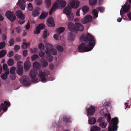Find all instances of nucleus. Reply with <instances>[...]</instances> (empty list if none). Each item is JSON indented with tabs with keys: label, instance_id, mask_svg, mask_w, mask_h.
<instances>
[{
	"label": "nucleus",
	"instance_id": "412c9836",
	"mask_svg": "<svg viewBox=\"0 0 131 131\" xmlns=\"http://www.w3.org/2000/svg\"><path fill=\"white\" fill-rule=\"evenodd\" d=\"M48 13L47 12L43 11L39 17L40 19H44L48 15Z\"/></svg>",
	"mask_w": 131,
	"mask_h": 131
},
{
	"label": "nucleus",
	"instance_id": "393cba45",
	"mask_svg": "<svg viewBox=\"0 0 131 131\" xmlns=\"http://www.w3.org/2000/svg\"><path fill=\"white\" fill-rule=\"evenodd\" d=\"M89 123L91 125L94 124L96 123V120L94 117L90 118L88 120Z\"/></svg>",
	"mask_w": 131,
	"mask_h": 131
},
{
	"label": "nucleus",
	"instance_id": "4d7b16f0",
	"mask_svg": "<svg viewBox=\"0 0 131 131\" xmlns=\"http://www.w3.org/2000/svg\"><path fill=\"white\" fill-rule=\"evenodd\" d=\"M20 47L19 45H16L15 46L14 49L15 51L16 52L20 49Z\"/></svg>",
	"mask_w": 131,
	"mask_h": 131
},
{
	"label": "nucleus",
	"instance_id": "aec40b11",
	"mask_svg": "<svg viewBox=\"0 0 131 131\" xmlns=\"http://www.w3.org/2000/svg\"><path fill=\"white\" fill-rule=\"evenodd\" d=\"M75 36L74 34L71 32L70 33L68 38L69 41H73L75 39Z\"/></svg>",
	"mask_w": 131,
	"mask_h": 131
},
{
	"label": "nucleus",
	"instance_id": "ddd939ff",
	"mask_svg": "<svg viewBox=\"0 0 131 131\" xmlns=\"http://www.w3.org/2000/svg\"><path fill=\"white\" fill-rule=\"evenodd\" d=\"M47 21V25L49 27H53L55 26L54 21L52 17H49Z\"/></svg>",
	"mask_w": 131,
	"mask_h": 131
},
{
	"label": "nucleus",
	"instance_id": "c9c22d12",
	"mask_svg": "<svg viewBox=\"0 0 131 131\" xmlns=\"http://www.w3.org/2000/svg\"><path fill=\"white\" fill-rule=\"evenodd\" d=\"M14 42L15 41L14 39L13 38H11L9 41L8 43V46H12L14 44Z\"/></svg>",
	"mask_w": 131,
	"mask_h": 131
},
{
	"label": "nucleus",
	"instance_id": "7c9ffc66",
	"mask_svg": "<svg viewBox=\"0 0 131 131\" xmlns=\"http://www.w3.org/2000/svg\"><path fill=\"white\" fill-rule=\"evenodd\" d=\"M63 121L64 122L66 123H70L71 122V118L70 117H63Z\"/></svg>",
	"mask_w": 131,
	"mask_h": 131
},
{
	"label": "nucleus",
	"instance_id": "338daca9",
	"mask_svg": "<svg viewBox=\"0 0 131 131\" xmlns=\"http://www.w3.org/2000/svg\"><path fill=\"white\" fill-rule=\"evenodd\" d=\"M81 10V9H78V10L77 11L76 13V16H80V10Z\"/></svg>",
	"mask_w": 131,
	"mask_h": 131
},
{
	"label": "nucleus",
	"instance_id": "6e6d98bb",
	"mask_svg": "<svg viewBox=\"0 0 131 131\" xmlns=\"http://www.w3.org/2000/svg\"><path fill=\"white\" fill-rule=\"evenodd\" d=\"M33 8L32 4L30 3H29L28 5V10L30 11H31L32 10Z\"/></svg>",
	"mask_w": 131,
	"mask_h": 131
},
{
	"label": "nucleus",
	"instance_id": "7ed1b4c3",
	"mask_svg": "<svg viewBox=\"0 0 131 131\" xmlns=\"http://www.w3.org/2000/svg\"><path fill=\"white\" fill-rule=\"evenodd\" d=\"M67 3L66 1L63 0H58L54 3L53 7L50 10L49 15H51L53 11L55 10L56 8H63L66 5Z\"/></svg>",
	"mask_w": 131,
	"mask_h": 131
},
{
	"label": "nucleus",
	"instance_id": "0e129e2a",
	"mask_svg": "<svg viewBox=\"0 0 131 131\" xmlns=\"http://www.w3.org/2000/svg\"><path fill=\"white\" fill-rule=\"evenodd\" d=\"M14 54V53L13 51H11L10 52H9V53L8 55V56L9 57H10L12 56H13Z\"/></svg>",
	"mask_w": 131,
	"mask_h": 131
},
{
	"label": "nucleus",
	"instance_id": "f704fd0d",
	"mask_svg": "<svg viewBox=\"0 0 131 131\" xmlns=\"http://www.w3.org/2000/svg\"><path fill=\"white\" fill-rule=\"evenodd\" d=\"M14 60L12 59H10L7 62V63L8 65L10 66H12L14 64Z\"/></svg>",
	"mask_w": 131,
	"mask_h": 131
},
{
	"label": "nucleus",
	"instance_id": "bf43d9fd",
	"mask_svg": "<svg viewBox=\"0 0 131 131\" xmlns=\"http://www.w3.org/2000/svg\"><path fill=\"white\" fill-rule=\"evenodd\" d=\"M10 78L12 80H14L16 79V77L14 74H12L10 75Z\"/></svg>",
	"mask_w": 131,
	"mask_h": 131
},
{
	"label": "nucleus",
	"instance_id": "39448f33",
	"mask_svg": "<svg viewBox=\"0 0 131 131\" xmlns=\"http://www.w3.org/2000/svg\"><path fill=\"white\" fill-rule=\"evenodd\" d=\"M50 74V71L48 70L46 71L43 72L41 70H40L39 71L38 75L42 82L45 83L47 81V79H49V80H51L52 79L50 78H48V77H47Z\"/></svg>",
	"mask_w": 131,
	"mask_h": 131
},
{
	"label": "nucleus",
	"instance_id": "2eb2a0df",
	"mask_svg": "<svg viewBox=\"0 0 131 131\" xmlns=\"http://www.w3.org/2000/svg\"><path fill=\"white\" fill-rule=\"evenodd\" d=\"M16 16L19 19L23 20L25 18V16L21 10L17 11L16 13Z\"/></svg>",
	"mask_w": 131,
	"mask_h": 131
},
{
	"label": "nucleus",
	"instance_id": "774afa93",
	"mask_svg": "<svg viewBox=\"0 0 131 131\" xmlns=\"http://www.w3.org/2000/svg\"><path fill=\"white\" fill-rule=\"evenodd\" d=\"M50 69L51 70H53L54 68V66L53 64H51L49 65Z\"/></svg>",
	"mask_w": 131,
	"mask_h": 131
},
{
	"label": "nucleus",
	"instance_id": "de8ad7c7",
	"mask_svg": "<svg viewBox=\"0 0 131 131\" xmlns=\"http://www.w3.org/2000/svg\"><path fill=\"white\" fill-rule=\"evenodd\" d=\"M42 0H36V3L38 6L40 5L42 3Z\"/></svg>",
	"mask_w": 131,
	"mask_h": 131
},
{
	"label": "nucleus",
	"instance_id": "58836bf2",
	"mask_svg": "<svg viewBox=\"0 0 131 131\" xmlns=\"http://www.w3.org/2000/svg\"><path fill=\"white\" fill-rule=\"evenodd\" d=\"M23 62L21 61L18 62L17 63V68H23L22 66Z\"/></svg>",
	"mask_w": 131,
	"mask_h": 131
},
{
	"label": "nucleus",
	"instance_id": "e2e57ef3",
	"mask_svg": "<svg viewBox=\"0 0 131 131\" xmlns=\"http://www.w3.org/2000/svg\"><path fill=\"white\" fill-rule=\"evenodd\" d=\"M16 31L18 33H19L21 30V28L20 27H18L16 28Z\"/></svg>",
	"mask_w": 131,
	"mask_h": 131
},
{
	"label": "nucleus",
	"instance_id": "1a4fd4ad",
	"mask_svg": "<svg viewBox=\"0 0 131 131\" xmlns=\"http://www.w3.org/2000/svg\"><path fill=\"white\" fill-rule=\"evenodd\" d=\"M92 17L90 15L86 16L81 19V22L83 24H86L92 21Z\"/></svg>",
	"mask_w": 131,
	"mask_h": 131
},
{
	"label": "nucleus",
	"instance_id": "c03bdc74",
	"mask_svg": "<svg viewBox=\"0 0 131 131\" xmlns=\"http://www.w3.org/2000/svg\"><path fill=\"white\" fill-rule=\"evenodd\" d=\"M16 70V68L14 67H12L10 69V72L11 74H13L14 73Z\"/></svg>",
	"mask_w": 131,
	"mask_h": 131
},
{
	"label": "nucleus",
	"instance_id": "dca6fc26",
	"mask_svg": "<svg viewBox=\"0 0 131 131\" xmlns=\"http://www.w3.org/2000/svg\"><path fill=\"white\" fill-rule=\"evenodd\" d=\"M71 8L69 6H67L63 9V12L67 15H69L71 13Z\"/></svg>",
	"mask_w": 131,
	"mask_h": 131
},
{
	"label": "nucleus",
	"instance_id": "a19ab883",
	"mask_svg": "<svg viewBox=\"0 0 131 131\" xmlns=\"http://www.w3.org/2000/svg\"><path fill=\"white\" fill-rule=\"evenodd\" d=\"M30 45V42H28L27 43H23L22 45V48L23 49L26 48L28 46Z\"/></svg>",
	"mask_w": 131,
	"mask_h": 131
},
{
	"label": "nucleus",
	"instance_id": "8fccbe9b",
	"mask_svg": "<svg viewBox=\"0 0 131 131\" xmlns=\"http://www.w3.org/2000/svg\"><path fill=\"white\" fill-rule=\"evenodd\" d=\"M1 77L3 79L5 80L7 78V74L4 73L1 75Z\"/></svg>",
	"mask_w": 131,
	"mask_h": 131
},
{
	"label": "nucleus",
	"instance_id": "6e6552de",
	"mask_svg": "<svg viewBox=\"0 0 131 131\" xmlns=\"http://www.w3.org/2000/svg\"><path fill=\"white\" fill-rule=\"evenodd\" d=\"M45 48L47 50H49L53 55H56L57 53L56 50L54 48L53 46L49 43H46L45 45Z\"/></svg>",
	"mask_w": 131,
	"mask_h": 131
},
{
	"label": "nucleus",
	"instance_id": "4c0bfd02",
	"mask_svg": "<svg viewBox=\"0 0 131 131\" xmlns=\"http://www.w3.org/2000/svg\"><path fill=\"white\" fill-rule=\"evenodd\" d=\"M89 3L90 5H94L96 3L97 0H89Z\"/></svg>",
	"mask_w": 131,
	"mask_h": 131
},
{
	"label": "nucleus",
	"instance_id": "423d86ee",
	"mask_svg": "<svg viewBox=\"0 0 131 131\" xmlns=\"http://www.w3.org/2000/svg\"><path fill=\"white\" fill-rule=\"evenodd\" d=\"M29 78L26 75H24L20 78L19 80L20 82L25 85H29Z\"/></svg>",
	"mask_w": 131,
	"mask_h": 131
},
{
	"label": "nucleus",
	"instance_id": "bb28decb",
	"mask_svg": "<svg viewBox=\"0 0 131 131\" xmlns=\"http://www.w3.org/2000/svg\"><path fill=\"white\" fill-rule=\"evenodd\" d=\"M65 30V28L63 27H60L57 28L56 31L59 33L58 35L63 32Z\"/></svg>",
	"mask_w": 131,
	"mask_h": 131
},
{
	"label": "nucleus",
	"instance_id": "0eeeda50",
	"mask_svg": "<svg viewBox=\"0 0 131 131\" xmlns=\"http://www.w3.org/2000/svg\"><path fill=\"white\" fill-rule=\"evenodd\" d=\"M37 74V71L35 69H32L31 70L30 72V77L32 79V81L34 82H36L37 80V78H36V76Z\"/></svg>",
	"mask_w": 131,
	"mask_h": 131
},
{
	"label": "nucleus",
	"instance_id": "f3484780",
	"mask_svg": "<svg viewBox=\"0 0 131 131\" xmlns=\"http://www.w3.org/2000/svg\"><path fill=\"white\" fill-rule=\"evenodd\" d=\"M130 5L127 3H125L122 7L123 8L124 12L125 13L128 12L130 11Z\"/></svg>",
	"mask_w": 131,
	"mask_h": 131
},
{
	"label": "nucleus",
	"instance_id": "473e14b6",
	"mask_svg": "<svg viewBox=\"0 0 131 131\" xmlns=\"http://www.w3.org/2000/svg\"><path fill=\"white\" fill-rule=\"evenodd\" d=\"M6 53V51L5 50H3L0 51V58L3 57Z\"/></svg>",
	"mask_w": 131,
	"mask_h": 131
},
{
	"label": "nucleus",
	"instance_id": "a878e982",
	"mask_svg": "<svg viewBox=\"0 0 131 131\" xmlns=\"http://www.w3.org/2000/svg\"><path fill=\"white\" fill-rule=\"evenodd\" d=\"M40 64L37 61H35L33 63V67L34 68L37 69H39L40 67Z\"/></svg>",
	"mask_w": 131,
	"mask_h": 131
},
{
	"label": "nucleus",
	"instance_id": "9b49d317",
	"mask_svg": "<svg viewBox=\"0 0 131 131\" xmlns=\"http://www.w3.org/2000/svg\"><path fill=\"white\" fill-rule=\"evenodd\" d=\"M103 119V117H100L98 118V122L99 123V125L100 127L105 128L106 127L107 123L106 122H104Z\"/></svg>",
	"mask_w": 131,
	"mask_h": 131
},
{
	"label": "nucleus",
	"instance_id": "49530a36",
	"mask_svg": "<svg viewBox=\"0 0 131 131\" xmlns=\"http://www.w3.org/2000/svg\"><path fill=\"white\" fill-rule=\"evenodd\" d=\"M40 29L38 27H37L36 28V30H35L34 32V34H39L40 32Z\"/></svg>",
	"mask_w": 131,
	"mask_h": 131
},
{
	"label": "nucleus",
	"instance_id": "09e8293b",
	"mask_svg": "<svg viewBox=\"0 0 131 131\" xmlns=\"http://www.w3.org/2000/svg\"><path fill=\"white\" fill-rule=\"evenodd\" d=\"M97 9L101 13L103 12L104 11V8L102 7H98Z\"/></svg>",
	"mask_w": 131,
	"mask_h": 131
},
{
	"label": "nucleus",
	"instance_id": "5fc2aeb1",
	"mask_svg": "<svg viewBox=\"0 0 131 131\" xmlns=\"http://www.w3.org/2000/svg\"><path fill=\"white\" fill-rule=\"evenodd\" d=\"M39 48L41 50L43 49L44 47V45L41 43H39L38 45Z\"/></svg>",
	"mask_w": 131,
	"mask_h": 131
},
{
	"label": "nucleus",
	"instance_id": "f257e3e1",
	"mask_svg": "<svg viewBox=\"0 0 131 131\" xmlns=\"http://www.w3.org/2000/svg\"><path fill=\"white\" fill-rule=\"evenodd\" d=\"M80 39L82 43L78 48L79 52L90 51L94 46L95 40L94 37L89 33L86 35H82L80 37Z\"/></svg>",
	"mask_w": 131,
	"mask_h": 131
},
{
	"label": "nucleus",
	"instance_id": "9d476101",
	"mask_svg": "<svg viewBox=\"0 0 131 131\" xmlns=\"http://www.w3.org/2000/svg\"><path fill=\"white\" fill-rule=\"evenodd\" d=\"M5 15L12 22L14 21L16 18L15 15H13L12 13L9 11L6 12Z\"/></svg>",
	"mask_w": 131,
	"mask_h": 131
},
{
	"label": "nucleus",
	"instance_id": "a18cd8bd",
	"mask_svg": "<svg viewBox=\"0 0 131 131\" xmlns=\"http://www.w3.org/2000/svg\"><path fill=\"white\" fill-rule=\"evenodd\" d=\"M6 43L5 42H3L0 43V49H2L5 47Z\"/></svg>",
	"mask_w": 131,
	"mask_h": 131
},
{
	"label": "nucleus",
	"instance_id": "f8f14e48",
	"mask_svg": "<svg viewBox=\"0 0 131 131\" xmlns=\"http://www.w3.org/2000/svg\"><path fill=\"white\" fill-rule=\"evenodd\" d=\"M86 112L89 115L92 116L94 113L95 109V107L92 105H90L87 109Z\"/></svg>",
	"mask_w": 131,
	"mask_h": 131
},
{
	"label": "nucleus",
	"instance_id": "e433bc0d",
	"mask_svg": "<svg viewBox=\"0 0 131 131\" xmlns=\"http://www.w3.org/2000/svg\"><path fill=\"white\" fill-rule=\"evenodd\" d=\"M49 35V34H47V30L45 29L43 33L42 37L43 39H45L46 38L47 35L48 36Z\"/></svg>",
	"mask_w": 131,
	"mask_h": 131
},
{
	"label": "nucleus",
	"instance_id": "c756f323",
	"mask_svg": "<svg viewBox=\"0 0 131 131\" xmlns=\"http://www.w3.org/2000/svg\"><path fill=\"white\" fill-rule=\"evenodd\" d=\"M90 130L91 131H99L100 130V128L97 126H93L91 128Z\"/></svg>",
	"mask_w": 131,
	"mask_h": 131
},
{
	"label": "nucleus",
	"instance_id": "69168bd1",
	"mask_svg": "<svg viewBox=\"0 0 131 131\" xmlns=\"http://www.w3.org/2000/svg\"><path fill=\"white\" fill-rule=\"evenodd\" d=\"M30 27V23L28 21L27 25L26 26V28L27 29H28Z\"/></svg>",
	"mask_w": 131,
	"mask_h": 131
},
{
	"label": "nucleus",
	"instance_id": "2f4dec72",
	"mask_svg": "<svg viewBox=\"0 0 131 131\" xmlns=\"http://www.w3.org/2000/svg\"><path fill=\"white\" fill-rule=\"evenodd\" d=\"M93 15L95 18H96L98 16V12L96 9H94L92 11Z\"/></svg>",
	"mask_w": 131,
	"mask_h": 131
},
{
	"label": "nucleus",
	"instance_id": "052dcab7",
	"mask_svg": "<svg viewBox=\"0 0 131 131\" xmlns=\"http://www.w3.org/2000/svg\"><path fill=\"white\" fill-rule=\"evenodd\" d=\"M4 71L5 73V74H6L7 75L9 74V69H7L5 70L4 69Z\"/></svg>",
	"mask_w": 131,
	"mask_h": 131
},
{
	"label": "nucleus",
	"instance_id": "37998d69",
	"mask_svg": "<svg viewBox=\"0 0 131 131\" xmlns=\"http://www.w3.org/2000/svg\"><path fill=\"white\" fill-rule=\"evenodd\" d=\"M21 56L18 54H16L15 57V59L16 61H18L20 60L21 58Z\"/></svg>",
	"mask_w": 131,
	"mask_h": 131
},
{
	"label": "nucleus",
	"instance_id": "13d9d810",
	"mask_svg": "<svg viewBox=\"0 0 131 131\" xmlns=\"http://www.w3.org/2000/svg\"><path fill=\"white\" fill-rule=\"evenodd\" d=\"M45 54V53L42 51L40 52L39 54V56L42 58L43 57Z\"/></svg>",
	"mask_w": 131,
	"mask_h": 131
},
{
	"label": "nucleus",
	"instance_id": "ea45409f",
	"mask_svg": "<svg viewBox=\"0 0 131 131\" xmlns=\"http://www.w3.org/2000/svg\"><path fill=\"white\" fill-rule=\"evenodd\" d=\"M56 48L57 50L60 52H62L63 51V48L59 45H58L56 47Z\"/></svg>",
	"mask_w": 131,
	"mask_h": 131
},
{
	"label": "nucleus",
	"instance_id": "4be33fe9",
	"mask_svg": "<svg viewBox=\"0 0 131 131\" xmlns=\"http://www.w3.org/2000/svg\"><path fill=\"white\" fill-rule=\"evenodd\" d=\"M46 59L48 62H51L53 59V57L51 54H48L45 57Z\"/></svg>",
	"mask_w": 131,
	"mask_h": 131
},
{
	"label": "nucleus",
	"instance_id": "cd10ccee",
	"mask_svg": "<svg viewBox=\"0 0 131 131\" xmlns=\"http://www.w3.org/2000/svg\"><path fill=\"white\" fill-rule=\"evenodd\" d=\"M2 109L3 110L5 111H6L7 109V107L3 103H2L1 105V107H0V112L1 111Z\"/></svg>",
	"mask_w": 131,
	"mask_h": 131
},
{
	"label": "nucleus",
	"instance_id": "f03ea898",
	"mask_svg": "<svg viewBox=\"0 0 131 131\" xmlns=\"http://www.w3.org/2000/svg\"><path fill=\"white\" fill-rule=\"evenodd\" d=\"M107 121L109 123L108 127V131H116L117 130V124L118 123V119L117 118L115 117L112 118L110 122L111 117L110 114L106 115Z\"/></svg>",
	"mask_w": 131,
	"mask_h": 131
},
{
	"label": "nucleus",
	"instance_id": "3c124183",
	"mask_svg": "<svg viewBox=\"0 0 131 131\" xmlns=\"http://www.w3.org/2000/svg\"><path fill=\"white\" fill-rule=\"evenodd\" d=\"M38 49L36 48H34L33 49H31V52L32 53H36Z\"/></svg>",
	"mask_w": 131,
	"mask_h": 131
},
{
	"label": "nucleus",
	"instance_id": "72a5a7b5",
	"mask_svg": "<svg viewBox=\"0 0 131 131\" xmlns=\"http://www.w3.org/2000/svg\"><path fill=\"white\" fill-rule=\"evenodd\" d=\"M51 0H46L45 1V4L47 7L49 8L51 5Z\"/></svg>",
	"mask_w": 131,
	"mask_h": 131
},
{
	"label": "nucleus",
	"instance_id": "6ab92c4d",
	"mask_svg": "<svg viewBox=\"0 0 131 131\" xmlns=\"http://www.w3.org/2000/svg\"><path fill=\"white\" fill-rule=\"evenodd\" d=\"M24 66L25 70L26 71L28 70L30 67V62L29 61H26L25 62Z\"/></svg>",
	"mask_w": 131,
	"mask_h": 131
},
{
	"label": "nucleus",
	"instance_id": "603ef678",
	"mask_svg": "<svg viewBox=\"0 0 131 131\" xmlns=\"http://www.w3.org/2000/svg\"><path fill=\"white\" fill-rule=\"evenodd\" d=\"M68 20L70 21H71L73 20V16L72 14H70L69 15H68Z\"/></svg>",
	"mask_w": 131,
	"mask_h": 131
},
{
	"label": "nucleus",
	"instance_id": "a211bd4d",
	"mask_svg": "<svg viewBox=\"0 0 131 131\" xmlns=\"http://www.w3.org/2000/svg\"><path fill=\"white\" fill-rule=\"evenodd\" d=\"M48 65V63L47 61L44 59H41L40 61V65L43 68L47 67Z\"/></svg>",
	"mask_w": 131,
	"mask_h": 131
},
{
	"label": "nucleus",
	"instance_id": "680f3d73",
	"mask_svg": "<svg viewBox=\"0 0 131 131\" xmlns=\"http://www.w3.org/2000/svg\"><path fill=\"white\" fill-rule=\"evenodd\" d=\"M23 54L24 56L26 57L27 55V50H24L23 51Z\"/></svg>",
	"mask_w": 131,
	"mask_h": 131
},
{
	"label": "nucleus",
	"instance_id": "20e7f679",
	"mask_svg": "<svg viewBox=\"0 0 131 131\" xmlns=\"http://www.w3.org/2000/svg\"><path fill=\"white\" fill-rule=\"evenodd\" d=\"M68 27L70 31H82L84 29L83 26L81 24L77 23L74 24L69 23L68 25Z\"/></svg>",
	"mask_w": 131,
	"mask_h": 131
},
{
	"label": "nucleus",
	"instance_id": "4468645a",
	"mask_svg": "<svg viewBox=\"0 0 131 131\" xmlns=\"http://www.w3.org/2000/svg\"><path fill=\"white\" fill-rule=\"evenodd\" d=\"M17 3L18 5L19 6L21 10H25L26 7V4L24 0H18Z\"/></svg>",
	"mask_w": 131,
	"mask_h": 131
},
{
	"label": "nucleus",
	"instance_id": "c85d7f7f",
	"mask_svg": "<svg viewBox=\"0 0 131 131\" xmlns=\"http://www.w3.org/2000/svg\"><path fill=\"white\" fill-rule=\"evenodd\" d=\"M17 72L19 75H21L23 74V68H17Z\"/></svg>",
	"mask_w": 131,
	"mask_h": 131
},
{
	"label": "nucleus",
	"instance_id": "864d4df0",
	"mask_svg": "<svg viewBox=\"0 0 131 131\" xmlns=\"http://www.w3.org/2000/svg\"><path fill=\"white\" fill-rule=\"evenodd\" d=\"M45 26V25L43 24H41L37 26L40 29H43L44 28Z\"/></svg>",
	"mask_w": 131,
	"mask_h": 131
},
{
	"label": "nucleus",
	"instance_id": "5701e85b",
	"mask_svg": "<svg viewBox=\"0 0 131 131\" xmlns=\"http://www.w3.org/2000/svg\"><path fill=\"white\" fill-rule=\"evenodd\" d=\"M39 10L38 8L34 10L32 12V15L34 17L38 16L39 14Z\"/></svg>",
	"mask_w": 131,
	"mask_h": 131
},
{
	"label": "nucleus",
	"instance_id": "b1692460",
	"mask_svg": "<svg viewBox=\"0 0 131 131\" xmlns=\"http://www.w3.org/2000/svg\"><path fill=\"white\" fill-rule=\"evenodd\" d=\"M82 10L83 13V15L86 14L88 12L89 10V8L88 6H83L82 8Z\"/></svg>",
	"mask_w": 131,
	"mask_h": 131
},
{
	"label": "nucleus",
	"instance_id": "79ce46f5",
	"mask_svg": "<svg viewBox=\"0 0 131 131\" xmlns=\"http://www.w3.org/2000/svg\"><path fill=\"white\" fill-rule=\"evenodd\" d=\"M39 57L38 55L37 54L33 55L31 56V60L32 61L35 60L37 58Z\"/></svg>",
	"mask_w": 131,
	"mask_h": 131
}]
</instances>
